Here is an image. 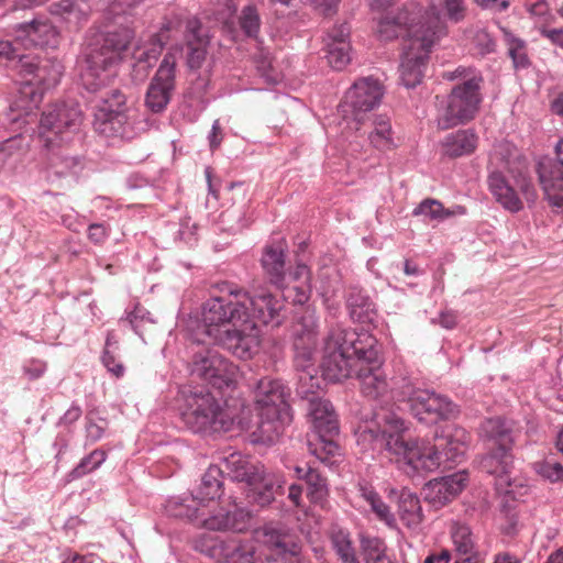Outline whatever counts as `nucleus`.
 Returning <instances> with one entry per match:
<instances>
[{
  "label": "nucleus",
  "instance_id": "obj_61",
  "mask_svg": "<svg viewBox=\"0 0 563 563\" xmlns=\"http://www.w3.org/2000/svg\"><path fill=\"white\" fill-rule=\"evenodd\" d=\"M101 361L108 372H110L117 378H120L124 375L125 368L121 361L118 358V351H103Z\"/></svg>",
  "mask_w": 563,
  "mask_h": 563
},
{
  "label": "nucleus",
  "instance_id": "obj_18",
  "mask_svg": "<svg viewBox=\"0 0 563 563\" xmlns=\"http://www.w3.org/2000/svg\"><path fill=\"white\" fill-rule=\"evenodd\" d=\"M555 156L544 155L536 164V173L552 212L563 217V137L555 144Z\"/></svg>",
  "mask_w": 563,
  "mask_h": 563
},
{
  "label": "nucleus",
  "instance_id": "obj_39",
  "mask_svg": "<svg viewBox=\"0 0 563 563\" xmlns=\"http://www.w3.org/2000/svg\"><path fill=\"white\" fill-rule=\"evenodd\" d=\"M262 265L269 275L271 282L276 286H282L284 282L285 251L282 244L266 246L262 256Z\"/></svg>",
  "mask_w": 563,
  "mask_h": 563
},
{
  "label": "nucleus",
  "instance_id": "obj_12",
  "mask_svg": "<svg viewBox=\"0 0 563 563\" xmlns=\"http://www.w3.org/2000/svg\"><path fill=\"white\" fill-rule=\"evenodd\" d=\"M180 55V48H172L161 60L145 93V107L148 111L162 113L169 104L176 90L177 66Z\"/></svg>",
  "mask_w": 563,
  "mask_h": 563
},
{
  "label": "nucleus",
  "instance_id": "obj_56",
  "mask_svg": "<svg viewBox=\"0 0 563 563\" xmlns=\"http://www.w3.org/2000/svg\"><path fill=\"white\" fill-rule=\"evenodd\" d=\"M27 54H19L13 44L9 41L0 42V63L21 74V64L19 63Z\"/></svg>",
  "mask_w": 563,
  "mask_h": 563
},
{
  "label": "nucleus",
  "instance_id": "obj_45",
  "mask_svg": "<svg viewBox=\"0 0 563 563\" xmlns=\"http://www.w3.org/2000/svg\"><path fill=\"white\" fill-rule=\"evenodd\" d=\"M107 460V452L102 449H96L88 455L84 456L79 463L69 472L68 476L71 481L84 477L85 475L99 468Z\"/></svg>",
  "mask_w": 563,
  "mask_h": 563
},
{
  "label": "nucleus",
  "instance_id": "obj_62",
  "mask_svg": "<svg viewBox=\"0 0 563 563\" xmlns=\"http://www.w3.org/2000/svg\"><path fill=\"white\" fill-rule=\"evenodd\" d=\"M46 368L47 365L45 362L32 358L24 363L23 373L30 380H34L42 377L46 372Z\"/></svg>",
  "mask_w": 563,
  "mask_h": 563
},
{
  "label": "nucleus",
  "instance_id": "obj_11",
  "mask_svg": "<svg viewBox=\"0 0 563 563\" xmlns=\"http://www.w3.org/2000/svg\"><path fill=\"white\" fill-rule=\"evenodd\" d=\"M483 434L487 438L495 440L499 448L496 452L488 454L482 462V467L489 474L496 476V488L507 495H512L516 498L517 487H522L517 484L509 475V455L507 451L509 444L512 442L510 433L500 418H490L482 423L481 428Z\"/></svg>",
  "mask_w": 563,
  "mask_h": 563
},
{
  "label": "nucleus",
  "instance_id": "obj_34",
  "mask_svg": "<svg viewBox=\"0 0 563 563\" xmlns=\"http://www.w3.org/2000/svg\"><path fill=\"white\" fill-rule=\"evenodd\" d=\"M488 186L496 200L501 203L505 209L516 212L522 208V202L500 173L494 172L489 175Z\"/></svg>",
  "mask_w": 563,
  "mask_h": 563
},
{
  "label": "nucleus",
  "instance_id": "obj_29",
  "mask_svg": "<svg viewBox=\"0 0 563 563\" xmlns=\"http://www.w3.org/2000/svg\"><path fill=\"white\" fill-rule=\"evenodd\" d=\"M456 554L464 556L454 563H485V555L475 551V541L471 528L461 522H453L450 529Z\"/></svg>",
  "mask_w": 563,
  "mask_h": 563
},
{
  "label": "nucleus",
  "instance_id": "obj_4",
  "mask_svg": "<svg viewBox=\"0 0 563 563\" xmlns=\"http://www.w3.org/2000/svg\"><path fill=\"white\" fill-rule=\"evenodd\" d=\"M180 415L186 426L194 432L230 431L235 426L241 430L251 428V410L234 399L223 405L209 390L194 388L181 393Z\"/></svg>",
  "mask_w": 563,
  "mask_h": 563
},
{
  "label": "nucleus",
  "instance_id": "obj_23",
  "mask_svg": "<svg viewBox=\"0 0 563 563\" xmlns=\"http://www.w3.org/2000/svg\"><path fill=\"white\" fill-rule=\"evenodd\" d=\"M251 512L235 505L233 509L220 507L210 514L202 508L198 525L210 531L243 532L249 528Z\"/></svg>",
  "mask_w": 563,
  "mask_h": 563
},
{
  "label": "nucleus",
  "instance_id": "obj_58",
  "mask_svg": "<svg viewBox=\"0 0 563 563\" xmlns=\"http://www.w3.org/2000/svg\"><path fill=\"white\" fill-rule=\"evenodd\" d=\"M54 12L58 13L67 20H81L85 15L79 0H60L54 3Z\"/></svg>",
  "mask_w": 563,
  "mask_h": 563
},
{
  "label": "nucleus",
  "instance_id": "obj_8",
  "mask_svg": "<svg viewBox=\"0 0 563 563\" xmlns=\"http://www.w3.org/2000/svg\"><path fill=\"white\" fill-rule=\"evenodd\" d=\"M19 63L21 64V87L11 110L22 111L29 115L38 107L43 92L59 82L63 66L56 59H40L32 54H27Z\"/></svg>",
  "mask_w": 563,
  "mask_h": 563
},
{
  "label": "nucleus",
  "instance_id": "obj_22",
  "mask_svg": "<svg viewBox=\"0 0 563 563\" xmlns=\"http://www.w3.org/2000/svg\"><path fill=\"white\" fill-rule=\"evenodd\" d=\"M100 100L102 101L100 108L102 122L98 124L97 129L101 133H111L121 137L125 136L126 130L124 124L128 121L125 96L119 89H113L110 93H102Z\"/></svg>",
  "mask_w": 563,
  "mask_h": 563
},
{
  "label": "nucleus",
  "instance_id": "obj_59",
  "mask_svg": "<svg viewBox=\"0 0 563 563\" xmlns=\"http://www.w3.org/2000/svg\"><path fill=\"white\" fill-rule=\"evenodd\" d=\"M343 42H350V26L346 23L333 26L324 38L325 48L340 46Z\"/></svg>",
  "mask_w": 563,
  "mask_h": 563
},
{
  "label": "nucleus",
  "instance_id": "obj_54",
  "mask_svg": "<svg viewBox=\"0 0 563 563\" xmlns=\"http://www.w3.org/2000/svg\"><path fill=\"white\" fill-rule=\"evenodd\" d=\"M505 41L508 45V54L512 59L516 69L526 68L528 58L526 55L525 42L517 38L512 33L505 31Z\"/></svg>",
  "mask_w": 563,
  "mask_h": 563
},
{
  "label": "nucleus",
  "instance_id": "obj_36",
  "mask_svg": "<svg viewBox=\"0 0 563 563\" xmlns=\"http://www.w3.org/2000/svg\"><path fill=\"white\" fill-rule=\"evenodd\" d=\"M222 471L217 465L208 467L201 478V484L195 493H192L202 504L219 498L222 495Z\"/></svg>",
  "mask_w": 563,
  "mask_h": 563
},
{
  "label": "nucleus",
  "instance_id": "obj_21",
  "mask_svg": "<svg viewBox=\"0 0 563 563\" xmlns=\"http://www.w3.org/2000/svg\"><path fill=\"white\" fill-rule=\"evenodd\" d=\"M243 297V310L250 312V320H252L258 328L257 322L265 325L272 324L273 327L282 323L280 311L284 307L283 302L272 294L260 290L253 294L241 290Z\"/></svg>",
  "mask_w": 563,
  "mask_h": 563
},
{
  "label": "nucleus",
  "instance_id": "obj_5",
  "mask_svg": "<svg viewBox=\"0 0 563 563\" xmlns=\"http://www.w3.org/2000/svg\"><path fill=\"white\" fill-rule=\"evenodd\" d=\"M376 358L377 340L374 335L335 324L325 339L322 375L330 382H341L356 375L364 362H375Z\"/></svg>",
  "mask_w": 563,
  "mask_h": 563
},
{
  "label": "nucleus",
  "instance_id": "obj_42",
  "mask_svg": "<svg viewBox=\"0 0 563 563\" xmlns=\"http://www.w3.org/2000/svg\"><path fill=\"white\" fill-rule=\"evenodd\" d=\"M238 376V366L224 357L223 366L214 365L210 371V376H208L205 382L219 390H223L233 388L236 384Z\"/></svg>",
  "mask_w": 563,
  "mask_h": 563
},
{
  "label": "nucleus",
  "instance_id": "obj_2",
  "mask_svg": "<svg viewBox=\"0 0 563 563\" xmlns=\"http://www.w3.org/2000/svg\"><path fill=\"white\" fill-rule=\"evenodd\" d=\"M243 302L240 289L210 297L201 306V321L188 322V339L197 344L209 340L239 358H251L260 346L261 331L242 309Z\"/></svg>",
  "mask_w": 563,
  "mask_h": 563
},
{
  "label": "nucleus",
  "instance_id": "obj_33",
  "mask_svg": "<svg viewBox=\"0 0 563 563\" xmlns=\"http://www.w3.org/2000/svg\"><path fill=\"white\" fill-rule=\"evenodd\" d=\"M202 508H207V505L202 504L194 494L186 498L169 499L166 504V511L169 516L187 519L197 525L201 518Z\"/></svg>",
  "mask_w": 563,
  "mask_h": 563
},
{
  "label": "nucleus",
  "instance_id": "obj_60",
  "mask_svg": "<svg viewBox=\"0 0 563 563\" xmlns=\"http://www.w3.org/2000/svg\"><path fill=\"white\" fill-rule=\"evenodd\" d=\"M368 506L378 520L385 522L388 527H395V516L379 495Z\"/></svg>",
  "mask_w": 563,
  "mask_h": 563
},
{
  "label": "nucleus",
  "instance_id": "obj_53",
  "mask_svg": "<svg viewBox=\"0 0 563 563\" xmlns=\"http://www.w3.org/2000/svg\"><path fill=\"white\" fill-rule=\"evenodd\" d=\"M283 291L284 300L290 301L292 305L306 303L311 295L310 283L299 282L297 284H287L279 286Z\"/></svg>",
  "mask_w": 563,
  "mask_h": 563
},
{
  "label": "nucleus",
  "instance_id": "obj_27",
  "mask_svg": "<svg viewBox=\"0 0 563 563\" xmlns=\"http://www.w3.org/2000/svg\"><path fill=\"white\" fill-rule=\"evenodd\" d=\"M187 66L190 70H198L207 59L209 36L202 31V25L197 18H190L186 22Z\"/></svg>",
  "mask_w": 563,
  "mask_h": 563
},
{
  "label": "nucleus",
  "instance_id": "obj_31",
  "mask_svg": "<svg viewBox=\"0 0 563 563\" xmlns=\"http://www.w3.org/2000/svg\"><path fill=\"white\" fill-rule=\"evenodd\" d=\"M44 145L48 151V179H51L52 176L56 178L64 177L73 173L80 165L76 156L70 155L68 151L59 147L58 142H54L51 146L46 143H44Z\"/></svg>",
  "mask_w": 563,
  "mask_h": 563
},
{
  "label": "nucleus",
  "instance_id": "obj_47",
  "mask_svg": "<svg viewBox=\"0 0 563 563\" xmlns=\"http://www.w3.org/2000/svg\"><path fill=\"white\" fill-rule=\"evenodd\" d=\"M295 339H301L309 344L318 343V318L314 311H306L295 329Z\"/></svg>",
  "mask_w": 563,
  "mask_h": 563
},
{
  "label": "nucleus",
  "instance_id": "obj_15",
  "mask_svg": "<svg viewBox=\"0 0 563 563\" xmlns=\"http://www.w3.org/2000/svg\"><path fill=\"white\" fill-rule=\"evenodd\" d=\"M399 396L408 401L412 415L426 423L446 420L457 413L456 406L448 397L433 390L417 389L410 379Z\"/></svg>",
  "mask_w": 563,
  "mask_h": 563
},
{
  "label": "nucleus",
  "instance_id": "obj_13",
  "mask_svg": "<svg viewBox=\"0 0 563 563\" xmlns=\"http://www.w3.org/2000/svg\"><path fill=\"white\" fill-rule=\"evenodd\" d=\"M81 123L78 103L63 101L52 104L43 112L40 121V136L51 146L54 142H68Z\"/></svg>",
  "mask_w": 563,
  "mask_h": 563
},
{
  "label": "nucleus",
  "instance_id": "obj_26",
  "mask_svg": "<svg viewBox=\"0 0 563 563\" xmlns=\"http://www.w3.org/2000/svg\"><path fill=\"white\" fill-rule=\"evenodd\" d=\"M419 23L418 7L411 4L397 14L386 13L378 20L377 34L382 41H390L398 36L406 38L409 44V27Z\"/></svg>",
  "mask_w": 563,
  "mask_h": 563
},
{
  "label": "nucleus",
  "instance_id": "obj_64",
  "mask_svg": "<svg viewBox=\"0 0 563 563\" xmlns=\"http://www.w3.org/2000/svg\"><path fill=\"white\" fill-rule=\"evenodd\" d=\"M60 559H62L60 563H95L96 555L95 554L81 555V554L75 553L70 550H67L62 553Z\"/></svg>",
  "mask_w": 563,
  "mask_h": 563
},
{
  "label": "nucleus",
  "instance_id": "obj_16",
  "mask_svg": "<svg viewBox=\"0 0 563 563\" xmlns=\"http://www.w3.org/2000/svg\"><path fill=\"white\" fill-rule=\"evenodd\" d=\"M228 468H232L233 478L239 482H245L251 486L249 497L258 506H268L275 495L282 494L283 482L275 475H264L260 470L249 464L240 454H232L227 460Z\"/></svg>",
  "mask_w": 563,
  "mask_h": 563
},
{
  "label": "nucleus",
  "instance_id": "obj_28",
  "mask_svg": "<svg viewBox=\"0 0 563 563\" xmlns=\"http://www.w3.org/2000/svg\"><path fill=\"white\" fill-rule=\"evenodd\" d=\"M346 307L354 322L373 324L377 319L375 303L368 294L358 286H350L347 288Z\"/></svg>",
  "mask_w": 563,
  "mask_h": 563
},
{
  "label": "nucleus",
  "instance_id": "obj_49",
  "mask_svg": "<svg viewBox=\"0 0 563 563\" xmlns=\"http://www.w3.org/2000/svg\"><path fill=\"white\" fill-rule=\"evenodd\" d=\"M532 468L545 482L551 484L563 482V465L554 459L534 462Z\"/></svg>",
  "mask_w": 563,
  "mask_h": 563
},
{
  "label": "nucleus",
  "instance_id": "obj_40",
  "mask_svg": "<svg viewBox=\"0 0 563 563\" xmlns=\"http://www.w3.org/2000/svg\"><path fill=\"white\" fill-rule=\"evenodd\" d=\"M368 142L378 151H390L396 144L388 117L379 114L373 120V130L368 133Z\"/></svg>",
  "mask_w": 563,
  "mask_h": 563
},
{
  "label": "nucleus",
  "instance_id": "obj_32",
  "mask_svg": "<svg viewBox=\"0 0 563 563\" xmlns=\"http://www.w3.org/2000/svg\"><path fill=\"white\" fill-rule=\"evenodd\" d=\"M18 30L34 46L54 45L58 35L57 30L47 20L33 19L19 24Z\"/></svg>",
  "mask_w": 563,
  "mask_h": 563
},
{
  "label": "nucleus",
  "instance_id": "obj_48",
  "mask_svg": "<svg viewBox=\"0 0 563 563\" xmlns=\"http://www.w3.org/2000/svg\"><path fill=\"white\" fill-rule=\"evenodd\" d=\"M321 382V378L317 375V369L300 373L297 385L298 396L310 404L312 397H320Z\"/></svg>",
  "mask_w": 563,
  "mask_h": 563
},
{
  "label": "nucleus",
  "instance_id": "obj_41",
  "mask_svg": "<svg viewBox=\"0 0 563 563\" xmlns=\"http://www.w3.org/2000/svg\"><path fill=\"white\" fill-rule=\"evenodd\" d=\"M224 356L218 351L206 349L195 353L190 364V373L192 376L205 380L210 376V371L214 365L223 366Z\"/></svg>",
  "mask_w": 563,
  "mask_h": 563
},
{
  "label": "nucleus",
  "instance_id": "obj_55",
  "mask_svg": "<svg viewBox=\"0 0 563 563\" xmlns=\"http://www.w3.org/2000/svg\"><path fill=\"white\" fill-rule=\"evenodd\" d=\"M327 58L333 69L342 70L351 62V44L343 42L340 46L327 48Z\"/></svg>",
  "mask_w": 563,
  "mask_h": 563
},
{
  "label": "nucleus",
  "instance_id": "obj_9",
  "mask_svg": "<svg viewBox=\"0 0 563 563\" xmlns=\"http://www.w3.org/2000/svg\"><path fill=\"white\" fill-rule=\"evenodd\" d=\"M481 100L479 79L476 77L455 86L449 96H437L438 128L448 130L471 121L478 111Z\"/></svg>",
  "mask_w": 563,
  "mask_h": 563
},
{
  "label": "nucleus",
  "instance_id": "obj_25",
  "mask_svg": "<svg viewBox=\"0 0 563 563\" xmlns=\"http://www.w3.org/2000/svg\"><path fill=\"white\" fill-rule=\"evenodd\" d=\"M468 479L466 472L434 478L423 488L424 498L434 507H442L453 500L464 489Z\"/></svg>",
  "mask_w": 563,
  "mask_h": 563
},
{
  "label": "nucleus",
  "instance_id": "obj_37",
  "mask_svg": "<svg viewBox=\"0 0 563 563\" xmlns=\"http://www.w3.org/2000/svg\"><path fill=\"white\" fill-rule=\"evenodd\" d=\"M466 213V209L463 206H454L452 208H445L442 202L437 199H424L422 200L412 211L413 216H423L430 220L438 222L444 221L451 217L463 216Z\"/></svg>",
  "mask_w": 563,
  "mask_h": 563
},
{
  "label": "nucleus",
  "instance_id": "obj_38",
  "mask_svg": "<svg viewBox=\"0 0 563 563\" xmlns=\"http://www.w3.org/2000/svg\"><path fill=\"white\" fill-rule=\"evenodd\" d=\"M400 520L410 529H416L422 522V509L417 495L409 490H402L398 501Z\"/></svg>",
  "mask_w": 563,
  "mask_h": 563
},
{
  "label": "nucleus",
  "instance_id": "obj_14",
  "mask_svg": "<svg viewBox=\"0 0 563 563\" xmlns=\"http://www.w3.org/2000/svg\"><path fill=\"white\" fill-rule=\"evenodd\" d=\"M422 26L410 25L409 44H405L399 74L401 84L406 88L418 86L424 75L427 62L432 47L437 44L433 40L422 33Z\"/></svg>",
  "mask_w": 563,
  "mask_h": 563
},
{
  "label": "nucleus",
  "instance_id": "obj_52",
  "mask_svg": "<svg viewBox=\"0 0 563 563\" xmlns=\"http://www.w3.org/2000/svg\"><path fill=\"white\" fill-rule=\"evenodd\" d=\"M23 151V137L15 135L0 143V170L7 164L20 159Z\"/></svg>",
  "mask_w": 563,
  "mask_h": 563
},
{
  "label": "nucleus",
  "instance_id": "obj_30",
  "mask_svg": "<svg viewBox=\"0 0 563 563\" xmlns=\"http://www.w3.org/2000/svg\"><path fill=\"white\" fill-rule=\"evenodd\" d=\"M478 144V136L472 129L449 133L441 142L442 154L449 158L471 155Z\"/></svg>",
  "mask_w": 563,
  "mask_h": 563
},
{
  "label": "nucleus",
  "instance_id": "obj_46",
  "mask_svg": "<svg viewBox=\"0 0 563 563\" xmlns=\"http://www.w3.org/2000/svg\"><path fill=\"white\" fill-rule=\"evenodd\" d=\"M331 543L342 563H360L349 532L343 530L333 532Z\"/></svg>",
  "mask_w": 563,
  "mask_h": 563
},
{
  "label": "nucleus",
  "instance_id": "obj_1",
  "mask_svg": "<svg viewBox=\"0 0 563 563\" xmlns=\"http://www.w3.org/2000/svg\"><path fill=\"white\" fill-rule=\"evenodd\" d=\"M377 428H366L357 434L363 451H387L406 466L409 474L430 473L439 467H452L462 462L470 435L464 428H448L435 443L406 435L404 419L394 410L380 406L374 411Z\"/></svg>",
  "mask_w": 563,
  "mask_h": 563
},
{
  "label": "nucleus",
  "instance_id": "obj_10",
  "mask_svg": "<svg viewBox=\"0 0 563 563\" xmlns=\"http://www.w3.org/2000/svg\"><path fill=\"white\" fill-rule=\"evenodd\" d=\"M308 416L312 424V434L308 440L309 452L321 462H325L339 450L334 441L339 434L336 413L329 400L312 397L308 404Z\"/></svg>",
  "mask_w": 563,
  "mask_h": 563
},
{
  "label": "nucleus",
  "instance_id": "obj_51",
  "mask_svg": "<svg viewBox=\"0 0 563 563\" xmlns=\"http://www.w3.org/2000/svg\"><path fill=\"white\" fill-rule=\"evenodd\" d=\"M239 24L247 37L257 38L261 29V16L254 5H246L242 9Z\"/></svg>",
  "mask_w": 563,
  "mask_h": 563
},
{
  "label": "nucleus",
  "instance_id": "obj_24",
  "mask_svg": "<svg viewBox=\"0 0 563 563\" xmlns=\"http://www.w3.org/2000/svg\"><path fill=\"white\" fill-rule=\"evenodd\" d=\"M490 163L508 170L517 179L522 191L528 189L527 159L511 142L497 143L490 154Z\"/></svg>",
  "mask_w": 563,
  "mask_h": 563
},
{
  "label": "nucleus",
  "instance_id": "obj_6",
  "mask_svg": "<svg viewBox=\"0 0 563 563\" xmlns=\"http://www.w3.org/2000/svg\"><path fill=\"white\" fill-rule=\"evenodd\" d=\"M129 43L126 33H108L88 45L80 73L86 90L98 92L110 84Z\"/></svg>",
  "mask_w": 563,
  "mask_h": 563
},
{
  "label": "nucleus",
  "instance_id": "obj_19",
  "mask_svg": "<svg viewBox=\"0 0 563 563\" xmlns=\"http://www.w3.org/2000/svg\"><path fill=\"white\" fill-rule=\"evenodd\" d=\"M379 350L377 349V358L375 362H364L357 372L356 377L361 384V391L364 397L377 400L382 405L388 404L390 399L402 400L399 396L409 378H393L391 383L387 380L386 374L382 368Z\"/></svg>",
  "mask_w": 563,
  "mask_h": 563
},
{
  "label": "nucleus",
  "instance_id": "obj_63",
  "mask_svg": "<svg viewBox=\"0 0 563 563\" xmlns=\"http://www.w3.org/2000/svg\"><path fill=\"white\" fill-rule=\"evenodd\" d=\"M107 421L104 419H100L99 422H95L89 420L86 423V439L90 443H95L99 441L106 431Z\"/></svg>",
  "mask_w": 563,
  "mask_h": 563
},
{
  "label": "nucleus",
  "instance_id": "obj_7",
  "mask_svg": "<svg viewBox=\"0 0 563 563\" xmlns=\"http://www.w3.org/2000/svg\"><path fill=\"white\" fill-rule=\"evenodd\" d=\"M257 410V432L262 442H273L291 421V409L287 402L289 390L282 380L263 377L253 388Z\"/></svg>",
  "mask_w": 563,
  "mask_h": 563
},
{
  "label": "nucleus",
  "instance_id": "obj_17",
  "mask_svg": "<svg viewBox=\"0 0 563 563\" xmlns=\"http://www.w3.org/2000/svg\"><path fill=\"white\" fill-rule=\"evenodd\" d=\"M383 95V87L377 79L361 78L345 92L339 111L343 119L351 120L355 124V131H358L364 115L380 103Z\"/></svg>",
  "mask_w": 563,
  "mask_h": 563
},
{
  "label": "nucleus",
  "instance_id": "obj_57",
  "mask_svg": "<svg viewBox=\"0 0 563 563\" xmlns=\"http://www.w3.org/2000/svg\"><path fill=\"white\" fill-rule=\"evenodd\" d=\"M126 321L130 323L133 331L142 336L144 327L154 323L151 313L142 306L136 305L134 309L126 314Z\"/></svg>",
  "mask_w": 563,
  "mask_h": 563
},
{
  "label": "nucleus",
  "instance_id": "obj_43",
  "mask_svg": "<svg viewBox=\"0 0 563 563\" xmlns=\"http://www.w3.org/2000/svg\"><path fill=\"white\" fill-rule=\"evenodd\" d=\"M252 220V214L244 206L227 209L221 214V224L230 233H239L246 229Z\"/></svg>",
  "mask_w": 563,
  "mask_h": 563
},
{
  "label": "nucleus",
  "instance_id": "obj_20",
  "mask_svg": "<svg viewBox=\"0 0 563 563\" xmlns=\"http://www.w3.org/2000/svg\"><path fill=\"white\" fill-rule=\"evenodd\" d=\"M419 27L423 25L422 33L434 42L446 34V22L457 24L467 14L466 0H439V3H430L424 10L418 8Z\"/></svg>",
  "mask_w": 563,
  "mask_h": 563
},
{
  "label": "nucleus",
  "instance_id": "obj_3",
  "mask_svg": "<svg viewBox=\"0 0 563 563\" xmlns=\"http://www.w3.org/2000/svg\"><path fill=\"white\" fill-rule=\"evenodd\" d=\"M195 549L217 563H302L300 543L272 525L255 530L249 539L202 534Z\"/></svg>",
  "mask_w": 563,
  "mask_h": 563
},
{
  "label": "nucleus",
  "instance_id": "obj_35",
  "mask_svg": "<svg viewBox=\"0 0 563 563\" xmlns=\"http://www.w3.org/2000/svg\"><path fill=\"white\" fill-rule=\"evenodd\" d=\"M165 46L163 34H155L151 36L150 41L143 46L136 47L133 53L135 65L134 67L143 70V76L147 74L148 68H152L157 62Z\"/></svg>",
  "mask_w": 563,
  "mask_h": 563
},
{
  "label": "nucleus",
  "instance_id": "obj_44",
  "mask_svg": "<svg viewBox=\"0 0 563 563\" xmlns=\"http://www.w3.org/2000/svg\"><path fill=\"white\" fill-rule=\"evenodd\" d=\"M317 344H309L308 342H302L301 339H295L294 341V350L295 356L294 362L296 369L300 373H305L308 371L316 369V352Z\"/></svg>",
  "mask_w": 563,
  "mask_h": 563
},
{
  "label": "nucleus",
  "instance_id": "obj_50",
  "mask_svg": "<svg viewBox=\"0 0 563 563\" xmlns=\"http://www.w3.org/2000/svg\"><path fill=\"white\" fill-rule=\"evenodd\" d=\"M305 482L308 485V496L312 503H322L328 496L327 479L316 468L306 472Z\"/></svg>",
  "mask_w": 563,
  "mask_h": 563
}]
</instances>
